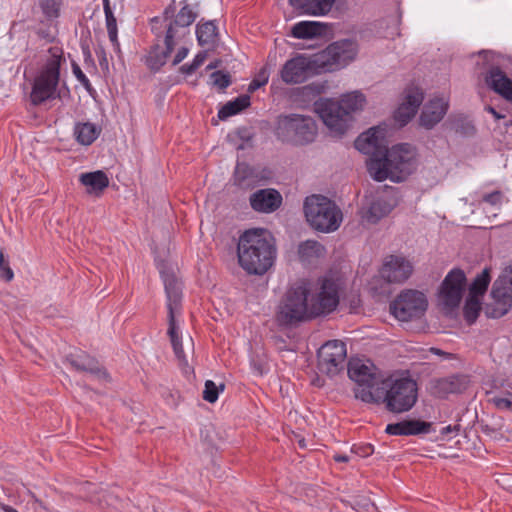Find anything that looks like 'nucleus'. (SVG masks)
Listing matches in <instances>:
<instances>
[{"label":"nucleus","mask_w":512,"mask_h":512,"mask_svg":"<svg viewBox=\"0 0 512 512\" xmlns=\"http://www.w3.org/2000/svg\"><path fill=\"white\" fill-rule=\"evenodd\" d=\"M349 378L356 383L355 397L362 400V394H376L384 379L377 372L376 367L359 359H352L348 363Z\"/></svg>","instance_id":"obj_11"},{"label":"nucleus","mask_w":512,"mask_h":512,"mask_svg":"<svg viewBox=\"0 0 512 512\" xmlns=\"http://www.w3.org/2000/svg\"><path fill=\"white\" fill-rule=\"evenodd\" d=\"M60 15V2L58 0H39L33 9V17L45 18L55 21Z\"/></svg>","instance_id":"obj_34"},{"label":"nucleus","mask_w":512,"mask_h":512,"mask_svg":"<svg viewBox=\"0 0 512 512\" xmlns=\"http://www.w3.org/2000/svg\"><path fill=\"white\" fill-rule=\"evenodd\" d=\"M312 71L321 73L313 62V57L297 55L285 62L280 70V78L288 85L299 84L304 82Z\"/></svg>","instance_id":"obj_15"},{"label":"nucleus","mask_w":512,"mask_h":512,"mask_svg":"<svg viewBox=\"0 0 512 512\" xmlns=\"http://www.w3.org/2000/svg\"><path fill=\"white\" fill-rule=\"evenodd\" d=\"M101 128L93 123H77L74 127V136L81 145H91L100 135Z\"/></svg>","instance_id":"obj_32"},{"label":"nucleus","mask_w":512,"mask_h":512,"mask_svg":"<svg viewBox=\"0 0 512 512\" xmlns=\"http://www.w3.org/2000/svg\"><path fill=\"white\" fill-rule=\"evenodd\" d=\"M185 346L188 351H193V340L191 337H188L185 341Z\"/></svg>","instance_id":"obj_59"},{"label":"nucleus","mask_w":512,"mask_h":512,"mask_svg":"<svg viewBox=\"0 0 512 512\" xmlns=\"http://www.w3.org/2000/svg\"><path fill=\"white\" fill-rule=\"evenodd\" d=\"M431 351L435 354H442V351L437 348H432Z\"/></svg>","instance_id":"obj_64"},{"label":"nucleus","mask_w":512,"mask_h":512,"mask_svg":"<svg viewBox=\"0 0 512 512\" xmlns=\"http://www.w3.org/2000/svg\"><path fill=\"white\" fill-rule=\"evenodd\" d=\"M324 246L315 240H307L299 246V256L303 261L310 262L314 258H319L324 253Z\"/></svg>","instance_id":"obj_39"},{"label":"nucleus","mask_w":512,"mask_h":512,"mask_svg":"<svg viewBox=\"0 0 512 512\" xmlns=\"http://www.w3.org/2000/svg\"><path fill=\"white\" fill-rule=\"evenodd\" d=\"M333 459L336 461V462H348L350 461V456L348 455H345V454H335L333 456Z\"/></svg>","instance_id":"obj_56"},{"label":"nucleus","mask_w":512,"mask_h":512,"mask_svg":"<svg viewBox=\"0 0 512 512\" xmlns=\"http://www.w3.org/2000/svg\"><path fill=\"white\" fill-rule=\"evenodd\" d=\"M206 57V52H199L192 61L193 66L198 69L204 63Z\"/></svg>","instance_id":"obj_52"},{"label":"nucleus","mask_w":512,"mask_h":512,"mask_svg":"<svg viewBox=\"0 0 512 512\" xmlns=\"http://www.w3.org/2000/svg\"><path fill=\"white\" fill-rule=\"evenodd\" d=\"M197 14L188 5H184L177 13L173 22L169 26H174V40L181 37L184 33H180L179 29H184L190 26L196 20Z\"/></svg>","instance_id":"obj_33"},{"label":"nucleus","mask_w":512,"mask_h":512,"mask_svg":"<svg viewBox=\"0 0 512 512\" xmlns=\"http://www.w3.org/2000/svg\"><path fill=\"white\" fill-rule=\"evenodd\" d=\"M493 304L487 306L485 313L491 318L504 316L512 307V288L501 285V281H495L491 290Z\"/></svg>","instance_id":"obj_18"},{"label":"nucleus","mask_w":512,"mask_h":512,"mask_svg":"<svg viewBox=\"0 0 512 512\" xmlns=\"http://www.w3.org/2000/svg\"><path fill=\"white\" fill-rule=\"evenodd\" d=\"M465 282L466 277L462 270L454 269L448 273L439 292V305L443 310L450 312L459 306Z\"/></svg>","instance_id":"obj_14"},{"label":"nucleus","mask_w":512,"mask_h":512,"mask_svg":"<svg viewBox=\"0 0 512 512\" xmlns=\"http://www.w3.org/2000/svg\"><path fill=\"white\" fill-rule=\"evenodd\" d=\"M212 84L220 90L226 89L231 84V76L223 71H216L211 74Z\"/></svg>","instance_id":"obj_44"},{"label":"nucleus","mask_w":512,"mask_h":512,"mask_svg":"<svg viewBox=\"0 0 512 512\" xmlns=\"http://www.w3.org/2000/svg\"><path fill=\"white\" fill-rule=\"evenodd\" d=\"M96 54L99 57V63H100L101 66H103L104 64L105 65L108 64V61H107V58H106V54H105V51H104L103 48H100L99 50H96Z\"/></svg>","instance_id":"obj_55"},{"label":"nucleus","mask_w":512,"mask_h":512,"mask_svg":"<svg viewBox=\"0 0 512 512\" xmlns=\"http://www.w3.org/2000/svg\"><path fill=\"white\" fill-rule=\"evenodd\" d=\"M365 96L358 91L347 93L340 100L320 99L315 102V111L331 133L342 135L351 120V113L362 110Z\"/></svg>","instance_id":"obj_4"},{"label":"nucleus","mask_w":512,"mask_h":512,"mask_svg":"<svg viewBox=\"0 0 512 512\" xmlns=\"http://www.w3.org/2000/svg\"><path fill=\"white\" fill-rule=\"evenodd\" d=\"M239 265L248 274L263 275L274 263L276 248L268 230L253 228L246 230L237 245Z\"/></svg>","instance_id":"obj_2"},{"label":"nucleus","mask_w":512,"mask_h":512,"mask_svg":"<svg viewBox=\"0 0 512 512\" xmlns=\"http://www.w3.org/2000/svg\"><path fill=\"white\" fill-rule=\"evenodd\" d=\"M250 105V97L242 95L237 97L235 100L227 102L218 112V117L221 120H225L230 116H233Z\"/></svg>","instance_id":"obj_36"},{"label":"nucleus","mask_w":512,"mask_h":512,"mask_svg":"<svg viewBox=\"0 0 512 512\" xmlns=\"http://www.w3.org/2000/svg\"><path fill=\"white\" fill-rule=\"evenodd\" d=\"M486 82L491 89L512 103V80L499 67L490 69Z\"/></svg>","instance_id":"obj_26"},{"label":"nucleus","mask_w":512,"mask_h":512,"mask_svg":"<svg viewBox=\"0 0 512 512\" xmlns=\"http://www.w3.org/2000/svg\"><path fill=\"white\" fill-rule=\"evenodd\" d=\"M503 194L500 191H494L492 193L483 196V203H487L493 207L500 208L502 204Z\"/></svg>","instance_id":"obj_46"},{"label":"nucleus","mask_w":512,"mask_h":512,"mask_svg":"<svg viewBox=\"0 0 512 512\" xmlns=\"http://www.w3.org/2000/svg\"><path fill=\"white\" fill-rule=\"evenodd\" d=\"M496 281H501V285L510 286L512 288V266L505 268Z\"/></svg>","instance_id":"obj_49"},{"label":"nucleus","mask_w":512,"mask_h":512,"mask_svg":"<svg viewBox=\"0 0 512 512\" xmlns=\"http://www.w3.org/2000/svg\"><path fill=\"white\" fill-rule=\"evenodd\" d=\"M460 430V425H448L441 430V435L445 436L452 432H458Z\"/></svg>","instance_id":"obj_53"},{"label":"nucleus","mask_w":512,"mask_h":512,"mask_svg":"<svg viewBox=\"0 0 512 512\" xmlns=\"http://www.w3.org/2000/svg\"><path fill=\"white\" fill-rule=\"evenodd\" d=\"M398 204L396 191L392 187H385L369 206L363 210L362 218L369 223L375 224L387 216Z\"/></svg>","instance_id":"obj_16"},{"label":"nucleus","mask_w":512,"mask_h":512,"mask_svg":"<svg viewBox=\"0 0 512 512\" xmlns=\"http://www.w3.org/2000/svg\"><path fill=\"white\" fill-rule=\"evenodd\" d=\"M424 94L418 87H409L405 91V97L398 109L395 111L394 118L401 125L407 124L416 114L422 104Z\"/></svg>","instance_id":"obj_19"},{"label":"nucleus","mask_w":512,"mask_h":512,"mask_svg":"<svg viewBox=\"0 0 512 512\" xmlns=\"http://www.w3.org/2000/svg\"><path fill=\"white\" fill-rule=\"evenodd\" d=\"M358 53L355 41L345 39L330 44L313 56V62L321 72H332L347 66Z\"/></svg>","instance_id":"obj_10"},{"label":"nucleus","mask_w":512,"mask_h":512,"mask_svg":"<svg viewBox=\"0 0 512 512\" xmlns=\"http://www.w3.org/2000/svg\"><path fill=\"white\" fill-rule=\"evenodd\" d=\"M267 82H268V74L263 69L258 74V77L256 79L252 80V82L249 84L248 91L254 92L257 89H259L261 86L265 85Z\"/></svg>","instance_id":"obj_47"},{"label":"nucleus","mask_w":512,"mask_h":512,"mask_svg":"<svg viewBox=\"0 0 512 512\" xmlns=\"http://www.w3.org/2000/svg\"><path fill=\"white\" fill-rule=\"evenodd\" d=\"M412 273V263L402 255L386 256L380 269V276L389 283H403Z\"/></svg>","instance_id":"obj_17"},{"label":"nucleus","mask_w":512,"mask_h":512,"mask_svg":"<svg viewBox=\"0 0 512 512\" xmlns=\"http://www.w3.org/2000/svg\"><path fill=\"white\" fill-rule=\"evenodd\" d=\"M416 167V151L407 143L398 144L386 150L383 158H371L368 171L376 181L391 179L403 181Z\"/></svg>","instance_id":"obj_3"},{"label":"nucleus","mask_w":512,"mask_h":512,"mask_svg":"<svg viewBox=\"0 0 512 512\" xmlns=\"http://www.w3.org/2000/svg\"><path fill=\"white\" fill-rule=\"evenodd\" d=\"M48 58L34 79L30 99L32 104L40 105L43 102L55 99L60 80V68L65 62L63 50L60 47H51Z\"/></svg>","instance_id":"obj_7"},{"label":"nucleus","mask_w":512,"mask_h":512,"mask_svg":"<svg viewBox=\"0 0 512 512\" xmlns=\"http://www.w3.org/2000/svg\"><path fill=\"white\" fill-rule=\"evenodd\" d=\"M470 384L467 375H451L432 382V394L438 398H446L450 394L463 393Z\"/></svg>","instance_id":"obj_21"},{"label":"nucleus","mask_w":512,"mask_h":512,"mask_svg":"<svg viewBox=\"0 0 512 512\" xmlns=\"http://www.w3.org/2000/svg\"><path fill=\"white\" fill-rule=\"evenodd\" d=\"M373 451L372 447L369 445L367 447L364 448L363 450V453L361 454V456H368L369 454H371Z\"/></svg>","instance_id":"obj_63"},{"label":"nucleus","mask_w":512,"mask_h":512,"mask_svg":"<svg viewBox=\"0 0 512 512\" xmlns=\"http://www.w3.org/2000/svg\"><path fill=\"white\" fill-rule=\"evenodd\" d=\"M417 384L409 378L384 379L379 391L362 394V401L366 403H384L386 409L392 413L409 411L417 401Z\"/></svg>","instance_id":"obj_5"},{"label":"nucleus","mask_w":512,"mask_h":512,"mask_svg":"<svg viewBox=\"0 0 512 512\" xmlns=\"http://www.w3.org/2000/svg\"><path fill=\"white\" fill-rule=\"evenodd\" d=\"M197 70L196 67L193 66V64H184L180 67V71L183 73V74H192L193 72H195Z\"/></svg>","instance_id":"obj_54"},{"label":"nucleus","mask_w":512,"mask_h":512,"mask_svg":"<svg viewBox=\"0 0 512 512\" xmlns=\"http://www.w3.org/2000/svg\"><path fill=\"white\" fill-rule=\"evenodd\" d=\"M489 402L499 410L512 411V382L497 377L492 381L491 390L488 391Z\"/></svg>","instance_id":"obj_24"},{"label":"nucleus","mask_w":512,"mask_h":512,"mask_svg":"<svg viewBox=\"0 0 512 512\" xmlns=\"http://www.w3.org/2000/svg\"><path fill=\"white\" fill-rule=\"evenodd\" d=\"M223 389V384L218 387L212 380H207L203 391V399L209 403H214L218 399L219 391H223Z\"/></svg>","instance_id":"obj_43"},{"label":"nucleus","mask_w":512,"mask_h":512,"mask_svg":"<svg viewBox=\"0 0 512 512\" xmlns=\"http://www.w3.org/2000/svg\"><path fill=\"white\" fill-rule=\"evenodd\" d=\"M428 301L424 293L417 290L402 291L391 303L390 312L399 321H410L424 315Z\"/></svg>","instance_id":"obj_12"},{"label":"nucleus","mask_w":512,"mask_h":512,"mask_svg":"<svg viewBox=\"0 0 512 512\" xmlns=\"http://www.w3.org/2000/svg\"><path fill=\"white\" fill-rule=\"evenodd\" d=\"M481 311V301L480 298L474 297V295H469L464 306V318L469 323L472 324L476 321L479 313Z\"/></svg>","instance_id":"obj_41"},{"label":"nucleus","mask_w":512,"mask_h":512,"mask_svg":"<svg viewBox=\"0 0 512 512\" xmlns=\"http://www.w3.org/2000/svg\"><path fill=\"white\" fill-rule=\"evenodd\" d=\"M104 1V13L106 17V27L108 32L109 40L111 41L114 50L120 53V43L117 35V22L109 4V0Z\"/></svg>","instance_id":"obj_37"},{"label":"nucleus","mask_w":512,"mask_h":512,"mask_svg":"<svg viewBox=\"0 0 512 512\" xmlns=\"http://www.w3.org/2000/svg\"><path fill=\"white\" fill-rule=\"evenodd\" d=\"M386 136V128L375 126L362 133L355 140V148L363 154L376 158V152L381 148Z\"/></svg>","instance_id":"obj_23"},{"label":"nucleus","mask_w":512,"mask_h":512,"mask_svg":"<svg viewBox=\"0 0 512 512\" xmlns=\"http://www.w3.org/2000/svg\"><path fill=\"white\" fill-rule=\"evenodd\" d=\"M289 3L304 14L324 15L331 10L335 0H289Z\"/></svg>","instance_id":"obj_30"},{"label":"nucleus","mask_w":512,"mask_h":512,"mask_svg":"<svg viewBox=\"0 0 512 512\" xmlns=\"http://www.w3.org/2000/svg\"><path fill=\"white\" fill-rule=\"evenodd\" d=\"M33 502L37 505H39L41 508L47 510L48 508L44 505V503L38 499L35 495H32Z\"/></svg>","instance_id":"obj_60"},{"label":"nucleus","mask_w":512,"mask_h":512,"mask_svg":"<svg viewBox=\"0 0 512 512\" xmlns=\"http://www.w3.org/2000/svg\"><path fill=\"white\" fill-rule=\"evenodd\" d=\"M67 361L78 371L88 372L98 378L106 379V371L99 366L98 362L84 352L72 353L67 356Z\"/></svg>","instance_id":"obj_27"},{"label":"nucleus","mask_w":512,"mask_h":512,"mask_svg":"<svg viewBox=\"0 0 512 512\" xmlns=\"http://www.w3.org/2000/svg\"><path fill=\"white\" fill-rule=\"evenodd\" d=\"M313 90H314V87L312 85H308V86H305V87L302 88V93L303 94H309Z\"/></svg>","instance_id":"obj_62"},{"label":"nucleus","mask_w":512,"mask_h":512,"mask_svg":"<svg viewBox=\"0 0 512 512\" xmlns=\"http://www.w3.org/2000/svg\"><path fill=\"white\" fill-rule=\"evenodd\" d=\"M72 71H73V74L75 75V77L77 78V80L87 89L90 88V81L89 79L86 77V75L83 73V71L81 70V68L79 67L78 64L76 63H72Z\"/></svg>","instance_id":"obj_48"},{"label":"nucleus","mask_w":512,"mask_h":512,"mask_svg":"<svg viewBox=\"0 0 512 512\" xmlns=\"http://www.w3.org/2000/svg\"><path fill=\"white\" fill-rule=\"evenodd\" d=\"M431 425L429 422L411 419L388 424L385 431L390 435H418L429 433Z\"/></svg>","instance_id":"obj_28"},{"label":"nucleus","mask_w":512,"mask_h":512,"mask_svg":"<svg viewBox=\"0 0 512 512\" xmlns=\"http://www.w3.org/2000/svg\"><path fill=\"white\" fill-rule=\"evenodd\" d=\"M485 110L491 113L495 117V119H502L505 117L504 115L497 112L492 106H487Z\"/></svg>","instance_id":"obj_57"},{"label":"nucleus","mask_w":512,"mask_h":512,"mask_svg":"<svg viewBox=\"0 0 512 512\" xmlns=\"http://www.w3.org/2000/svg\"><path fill=\"white\" fill-rule=\"evenodd\" d=\"M80 183L86 187L89 194L99 196L109 186L108 176L101 170L82 173L79 176Z\"/></svg>","instance_id":"obj_29"},{"label":"nucleus","mask_w":512,"mask_h":512,"mask_svg":"<svg viewBox=\"0 0 512 512\" xmlns=\"http://www.w3.org/2000/svg\"><path fill=\"white\" fill-rule=\"evenodd\" d=\"M339 304V286L325 278L319 283L301 279L292 283L279 302L276 320L281 325H293L329 314Z\"/></svg>","instance_id":"obj_1"},{"label":"nucleus","mask_w":512,"mask_h":512,"mask_svg":"<svg viewBox=\"0 0 512 512\" xmlns=\"http://www.w3.org/2000/svg\"><path fill=\"white\" fill-rule=\"evenodd\" d=\"M276 131L284 141L305 145L316 138L317 124L310 116L290 114L279 118Z\"/></svg>","instance_id":"obj_9"},{"label":"nucleus","mask_w":512,"mask_h":512,"mask_svg":"<svg viewBox=\"0 0 512 512\" xmlns=\"http://www.w3.org/2000/svg\"><path fill=\"white\" fill-rule=\"evenodd\" d=\"M196 34L199 45L208 47H212L218 37L217 27L213 21L198 24Z\"/></svg>","instance_id":"obj_35"},{"label":"nucleus","mask_w":512,"mask_h":512,"mask_svg":"<svg viewBox=\"0 0 512 512\" xmlns=\"http://www.w3.org/2000/svg\"><path fill=\"white\" fill-rule=\"evenodd\" d=\"M165 47L155 46L146 57V64L152 70L160 69L167 61L177 41L174 40V26H168L165 36Z\"/></svg>","instance_id":"obj_25"},{"label":"nucleus","mask_w":512,"mask_h":512,"mask_svg":"<svg viewBox=\"0 0 512 512\" xmlns=\"http://www.w3.org/2000/svg\"><path fill=\"white\" fill-rule=\"evenodd\" d=\"M346 357V344L343 341H328L318 351L319 370L329 376H334L344 369Z\"/></svg>","instance_id":"obj_13"},{"label":"nucleus","mask_w":512,"mask_h":512,"mask_svg":"<svg viewBox=\"0 0 512 512\" xmlns=\"http://www.w3.org/2000/svg\"><path fill=\"white\" fill-rule=\"evenodd\" d=\"M99 505L105 512H116L123 506L118 497L111 493L104 494Z\"/></svg>","instance_id":"obj_42"},{"label":"nucleus","mask_w":512,"mask_h":512,"mask_svg":"<svg viewBox=\"0 0 512 512\" xmlns=\"http://www.w3.org/2000/svg\"><path fill=\"white\" fill-rule=\"evenodd\" d=\"M246 170H247V167L244 166V165H237V167H236V170H235V181L239 185H242V181L245 178Z\"/></svg>","instance_id":"obj_50"},{"label":"nucleus","mask_w":512,"mask_h":512,"mask_svg":"<svg viewBox=\"0 0 512 512\" xmlns=\"http://www.w3.org/2000/svg\"><path fill=\"white\" fill-rule=\"evenodd\" d=\"M187 54H188V49L185 47H181L177 51V53L173 59V65L179 64L187 56Z\"/></svg>","instance_id":"obj_51"},{"label":"nucleus","mask_w":512,"mask_h":512,"mask_svg":"<svg viewBox=\"0 0 512 512\" xmlns=\"http://www.w3.org/2000/svg\"><path fill=\"white\" fill-rule=\"evenodd\" d=\"M160 273L164 282V287L167 295V307H168V335L170 337L174 353L179 361L187 363L186 354L183 349L182 339L177 335V327L175 322V315L179 312L181 305V283L177 279L176 275L165 269V265L160 266Z\"/></svg>","instance_id":"obj_8"},{"label":"nucleus","mask_w":512,"mask_h":512,"mask_svg":"<svg viewBox=\"0 0 512 512\" xmlns=\"http://www.w3.org/2000/svg\"><path fill=\"white\" fill-rule=\"evenodd\" d=\"M303 211L309 226L318 232H334L343 221L341 209L334 201L323 195L307 196L304 200Z\"/></svg>","instance_id":"obj_6"},{"label":"nucleus","mask_w":512,"mask_h":512,"mask_svg":"<svg viewBox=\"0 0 512 512\" xmlns=\"http://www.w3.org/2000/svg\"><path fill=\"white\" fill-rule=\"evenodd\" d=\"M220 64V61H214V62H211L207 65L206 69L207 70H212V69H215L219 66Z\"/></svg>","instance_id":"obj_61"},{"label":"nucleus","mask_w":512,"mask_h":512,"mask_svg":"<svg viewBox=\"0 0 512 512\" xmlns=\"http://www.w3.org/2000/svg\"><path fill=\"white\" fill-rule=\"evenodd\" d=\"M326 26L320 22L302 21L292 27L291 34L297 39H309L325 33Z\"/></svg>","instance_id":"obj_31"},{"label":"nucleus","mask_w":512,"mask_h":512,"mask_svg":"<svg viewBox=\"0 0 512 512\" xmlns=\"http://www.w3.org/2000/svg\"><path fill=\"white\" fill-rule=\"evenodd\" d=\"M0 277L9 282L13 279L14 273L9 266V262L4 259L3 252H0Z\"/></svg>","instance_id":"obj_45"},{"label":"nucleus","mask_w":512,"mask_h":512,"mask_svg":"<svg viewBox=\"0 0 512 512\" xmlns=\"http://www.w3.org/2000/svg\"><path fill=\"white\" fill-rule=\"evenodd\" d=\"M33 21L34 25L32 26V30L40 39L45 40L47 43L52 42L55 39L53 20L33 17Z\"/></svg>","instance_id":"obj_38"},{"label":"nucleus","mask_w":512,"mask_h":512,"mask_svg":"<svg viewBox=\"0 0 512 512\" xmlns=\"http://www.w3.org/2000/svg\"><path fill=\"white\" fill-rule=\"evenodd\" d=\"M0 512H18V511L11 506L0 503Z\"/></svg>","instance_id":"obj_58"},{"label":"nucleus","mask_w":512,"mask_h":512,"mask_svg":"<svg viewBox=\"0 0 512 512\" xmlns=\"http://www.w3.org/2000/svg\"><path fill=\"white\" fill-rule=\"evenodd\" d=\"M491 281L490 269L485 268L480 274H478L469 288V295L480 298L483 296L488 288Z\"/></svg>","instance_id":"obj_40"},{"label":"nucleus","mask_w":512,"mask_h":512,"mask_svg":"<svg viewBox=\"0 0 512 512\" xmlns=\"http://www.w3.org/2000/svg\"><path fill=\"white\" fill-rule=\"evenodd\" d=\"M250 206L259 213H272L282 204V195L275 189H259L249 197Z\"/></svg>","instance_id":"obj_22"},{"label":"nucleus","mask_w":512,"mask_h":512,"mask_svg":"<svg viewBox=\"0 0 512 512\" xmlns=\"http://www.w3.org/2000/svg\"><path fill=\"white\" fill-rule=\"evenodd\" d=\"M449 108V101L445 97L430 99L423 107L419 118L421 127L430 130L434 128L446 115Z\"/></svg>","instance_id":"obj_20"}]
</instances>
